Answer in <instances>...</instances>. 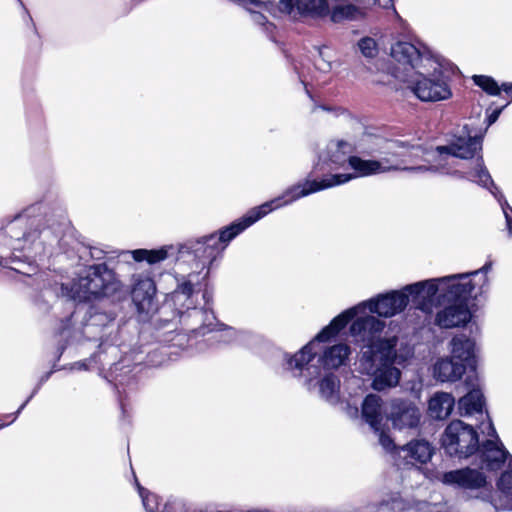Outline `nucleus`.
<instances>
[{"label":"nucleus","instance_id":"72a5a7b5","mask_svg":"<svg viewBox=\"0 0 512 512\" xmlns=\"http://www.w3.org/2000/svg\"><path fill=\"white\" fill-rule=\"evenodd\" d=\"M498 490L505 507L512 510V461L509 462L508 469L505 470L497 481Z\"/></svg>","mask_w":512,"mask_h":512},{"label":"nucleus","instance_id":"4c0bfd02","mask_svg":"<svg viewBox=\"0 0 512 512\" xmlns=\"http://www.w3.org/2000/svg\"><path fill=\"white\" fill-rule=\"evenodd\" d=\"M218 324V326H213L214 330L212 331L216 333L213 336L215 340L221 341L223 343H230L238 339L240 333L237 332L234 328L226 327L224 324L219 322Z\"/></svg>","mask_w":512,"mask_h":512},{"label":"nucleus","instance_id":"39448f33","mask_svg":"<svg viewBox=\"0 0 512 512\" xmlns=\"http://www.w3.org/2000/svg\"><path fill=\"white\" fill-rule=\"evenodd\" d=\"M493 267L492 261H487L481 268L465 273L447 275L421 281L425 300L421 302V311L427 314L433 312L435 298L443 302L467 303L468 299H478L489 292L490 280L488 274Z\"/></svg>","mask_w":512,"mask_h":512},{"label":"nucleus","instance_id":"a18cd8bd","mask_svg":"<svg viewBox=\"0 0 512 512\" xmlns=\"http://www.w3.org/2000/svg\"><path fill=\"white\" fill-rule=\"evenodd\" d=\"M71 369L87 370V364H86V362H85V361L75 362V363L71 366Z\"/></svg>","mask_w":512,"mask_h":512},{"label":"nucleus","instance_id":"2eb2a0df","mask_svg":"<svg viewBox=\"0 0 512 512\" xmlns=\"http://www.w3.org/2000/svg\"><path fill=\"white\" fill-rule=\"evenodd\" d=\"M385 328V322L372 315L358 317L350 326V333L356 341L362 342V352L368 350H380L383 342H392L397 346L398 339L393 336L382 338L381 334ZM378 353V351H373Z\"/></svg>","mask_w":512,"mask_h":512},{"label":"nucleus","instance_id":"7ed1b4c3","mask_svg":"<svg viewBox=\"0 0 512 512\" xmlns=\"http://www.w3.org/2000/svg\"><path fill=\"white\" fill-rule=\"evenodd\" d=\"M338 316L325 326L310 342L293 355L284 354V369L294 378L311 389L313 381L320 378L323 372L335 370L348 360L350 348L346 344H335L324 347L322 344L335 337L350 321H335Z\"/></svg>","mask_w":512,"mask_h":512},{"label":"nucleus","instance_id":"20e7f679","mask_svg":"<svg viewBox=\"0 0 512 512\" xmlns=\"http://www.w3.org/2000/svg\"><path fill=\"white\" fill-rule=\"evenodd\" d=\"M438 149L439 146L428 150L421 145H410L399 140H387L380 160H363L357 156L349 158V167L355 171L350 180L391 170L435 173L427 168L434 164L432 159L436 158ZM349 174L351 175V173Z\"/></svg>","mask_w":512,"mask_h":512},{"label":"nucleus","instance_id":"ddd939ff","mask_svg":"<svg viewBox=\"0 0 512 512\" xmlns=\"http://www.w3.org/2000/svg\"><path fill=\"white\" fill-rule=\"evenodd\" d=\"M351 178L352 175L350 174H331L325 175L321 180L306 179L303 182H298L288 187L281 195L256 207L262 217H265L272 211L288 206L303 197L345 184L349 182Z\"/></svg>","mask_w":512,"mask_h":512},{"label":"nucleus","instance_id":"a211bd4d","mask_svg":"<svg viewBox=\"0 0 512 512\" xmlns=\"http://www.w3.org/2000/svg\"><path fill=\"white\" fill-rule=\"evenodd\" d=\"M279 8L293 17L323 20L329 13V0H280Z\"/></svg>","mask_w":512,"mask_h":512},{"label":"nucleus","instance_id":"f3484780","mask_svg":"<svg viewBox=\"0 0 512 512\" xmlns=\"http://www.w3.org/2000/svg\"><path fill=\"white\" fill-rule=\"evenodd\" d=\"M179 253L193 254L197 260V267L207 268L209 271L213 263L222 256L223 251L222 246H218L215 242V237L209 234L181 245Z\"/></svg>","mask_w":512,"mask_h":512},{"label":"nucleus","instance_id":"e433bc0d","mask_svg":"<svg viewBox=\"0 0 512 512\" xmlns=\"http://www.w3.org/2000/svg\"><path fill=\"white\" fill-rule=\"evenodd\" d=\"M474 83L479 86L483 91L492 96L500 94L501 87L498 83L490 76L485 75H474Z\"/></svg>","mask_w":512,"mask_h":512},{"label":"nucleus","instance_id":"f03ea898","mask_svg":"<svg viewBox=\"0 0 512 512\" xmlns=\"http://www.w3.org/2000/svg\"><path fill=\"white\" fill-rule=\"evenodd\" d=\"M482 149V141L478 136H471L464 127L459 135H454L447 145H439L436 158H433L434 164L427 169L433 170L437 174L450 175L459 179H466L479 186L489 190L500 204L508 229L509 237H512V218L508 210L512 212V207L508 204L502 192L493 182L489 171L483 163V158L477 156L473 161V167H466L465 163H460L458 159L468 160L474 158Z\"/></svg>","mask_w":512,"mask_h":512},{"label":"nucleus","instance_id":"0eeeda50","mask_svg":"<svg viewBox=\"0 0 512 512\" xmlns=\"http://www.w3.org/2000/svg\"><path fill=\"white\" fill-rule=\"evenodd\" d=\"M421 281L408 284L400 290H391L378 294L351 307L338 315L334 324L353 320L358 314L369 310L380 317L390 318L403 312L408 306L411 298L415 308L421 311V302L425 300Z\"/></svg>","mask_w":512,"mask_h":512},{"label":"nucleus","instance_id":"c756f323","mask_svg":"<svg viewBox=\"0 0 512 512\" xmlns=\"http://www.w3.org/2000/svg\"><path fill=\"white\" fill-rule=\"evenodd\" d=\"M455 399L447 392H436L428 402V414L436 420L446 419L452 412Z\"/></svg>","mask_w":512,"mask_h":512},{"label":"nucleus","instance_id":"a19ab883","mask_svg":"<svg viewBox=\"0 0 512 512\" xmlns=\"http://www.w3.org/2000/svg\"><path fill=\"white\" fill-rule=\"evenodd\" d=\"M330 51L327 47L319 49V59L316 61V67L323 71L328 72L332 69V61L330 59Z\"/></svg>","mask_w":512,"mask_h":512},{"label":"nucleus","instance_id":"4be33fe9","mask_svg":"<svg viewBox=\"0 0 512 512\" xmlns=\"http://www.w3.org/2000/svg\"><path fill=\"white\" fill-rule=\"evenodd\" d=\"M441 480L446 485L467 490L480 489L487 483L483 472L470 467L445 472Z\"/></svg>","mask_w":512,"mask_h":512},{"label":"nucleus","instance_id":"f8f14e48","mask_svg":"<svg viewBox=\"0 0 512 512\" xmlns=\"http://www.w3.org/2000/svg\"><path fill=\"white\" fill-rule=\"evenodd\" d=\"M397 79L408 84L410 91L423 102H438L452 96L448 80L441 71L439 58L436 63L413 75H397Z\"/></svg>","mask_w":512,"mask_h":512},{"label":"nucleus","instance_id":"c85d7f7f","mask_svg":"<svg viewBox=\"0 0 512 512\" xmlns=\"http://www.w3.org/2000/svg\"><path fill=\"white\" fill-rule=\"evenodd\" d=\"M466 366L451 357L439 359L433 366V376L440 382H455L465 373Z\"/></svg>","mask_w":512,"mask_h":512},{"label":"nucleus","instance_id":"ea45409f","mask_svg":"<svg viewBox=\"0 0 512 512\" xmlns=\"http://www.w3.org/2000/svg\"><path fill=\"white\" fill-rule=\"evenodd\" d=\"M230 1L243 7L244 9H250V6H253L260 10L271 11L275 0H230Z\"/></svg>","mask_w":512,"mask_h":512},{"label":"nucleus","instance_id":"49530a36","mask_svg":"<svg viewBox=\"0 0 512 512\" xmlns=\"http://www.w3.org/2000/svg\"><path fill=\"white\" fill-rule=\"evenodd\" d=\"M501 89L505 91L508 95L512 96V83H503L501 85Z\"/></svg>","mask_w":512,"mask_h":512},{"label":"nucleus","instance_id":"cd10ccee","mask_svg":"<svg viewBox=\"0 0 512 512\" xmlns=\"http://www.w3.org/2000/svg\"><path fill=\"white\" fill-rule=\"evenodd\" d=\"M450 347L453 359L459 360L465 366L475 365L476 344L473 339L464 334L456 335L450 341Z\"/></svg>","mask_w":512,"mask_h":512},{"label":"nucleus","instance_id":"393cba45","mask_svg":"<svg viewBox=\"0 0 512 512\" xmlns=\"http://www.w3.org/2000/svg\"><path fill=\"white\" fill-rule=\"evenodd\" d=\"M354 146L344 140L330 141L319 158L326 163L331 170L349 166V158L352 157Z\"/></svg>","mask_w":512,"mask_h":512},{"label":"nucleus","instance_id":"09e8293b","mask_svg":"<svg viewBox=\"0 0 512 512\" xmlns=\"http://www.w3.org/2000/svg\"><path fill=\"white\" fill-rule=\"evenodd\" d=\"M390 504L387 502V503H381L380 506L378 507L377 509V512H385L386 511V508H388Z\"/></svg>","mask_w":512,"mask_h":512},{"label":"nucleus","instance_id":"6ab92c4d","mask_svg":"<svg viewBox=\"0 0 512 512\" xmlns=\"http://www.w3.org/2000/svg\"><path fill=\"white\" fill-rule=\"evenodd\" d=\"M131 291L132 301L140 314L148 315L157 310L155 301L156 286L154 281L147 276L133 275Z\"/></svg>","mask_w":512,"mask_h":512},{"label":"nucleus","instance_id":"8fccbe9b","mask_svg":"<svg viewBox=\"0 0 512 512\" xmlns=\"http://www.w3.org/2000/svg\"><path fill=\"white\" fill-rule=\"evenodd\" d=\"M18 1L20 2L21 6L23 7V9H24L25 13H28V11H27V9L24 7L23 3H22L20 0H18Z\"/></svg>","mask_w":512,"mask_h":512},{"label":"nucleus","instance_id":"7c9ffc66","mask_svg":"<svg viewBox=\"0 0 512 512\" xmlns=\"http://www.w3.org/2000/svg\"><path fill=\"white\" fill-rule=\"evenodd\" d=\"M459 411L462 416L482 413L484 396L480 389H472L461 397L458 402Z\"/></svg>","mask_w":512,"mask_h":512},{"label":"nucleus","instance_id":"37998d69","mask_svg":"<svg viewBox=\"0 0 512 512\" xmlns=\"http://www.w3.org/2000/svg\"><path fill=\"white\" fill-rule=\"evenodd\" d=\"M52 374V371L50 372H47L46 374H44L41 378H40V381L38 383V385L36 386V388L33 390V392L31 393V395L26 399V401L19 407V409L13 414V418L11 420L10 423L14 422L16 420V418L18 417V415L21 413V411L25 408V406L29 403V401L34 397V395L38 392V390L40 389L41 385L43 383H45L49 377L51 376Z\"/></svg>","mask_w":512,"mask_h":512},{"label":"nucleus","instance_id":"dca6fc26","mask_svg":"<svg viewBox=\"0 0 512 512\" xmlns=\"http://www.w3.org/2000/svg\"><path fill=\"white\" fill-rule=\"evenodd\" d=\"M487 435L492 439L486 440L482 445L479 444L477 457L480 459L481 469L498 470L508 459L509 453L500 441L490 419L487 422Z\"/></svg>","mask_w":512,"mask_h":512},{"label":"nucleus","instance_id":"c9c22d12","mask_svg":"<svg viewBox=\"0 0 512 512\" xmlns=\"http://www.w3.org/2000/svg\"><path fill=\"white\" fill-rule=\"evenodd\" d=\"M136 486L139 492V496L142 499V504L146 512H162L159 511L160 503L159 497L142 487L137 481Z\"/></svg>","mask_w":512,"mask_h":512},{"label":"nucleus","instance_id":"79ce46f5","mask_svg":"<svg viewBox=\"0 0 512 512\" xmlns=\"http://www.w3.org/2000/svg\"><path fill=\"white\" fill-rule=\"evenodd\" d=\"M384 426H385V424L380 425V429L379 430H373L374 433L378 436L380 445L386 451H393V450L397 451L398 448L395 446V444H394L393 440L391 439V437L385 432Z\"/></svg>","mask_w":512,"mask_h":512},{"label":"nucleus","instance_id":"a878e982","mask_svg":"<svg viewBox=\"0 0 512 512\" xmlns=\"http://www.w3.org/2000/svg\"><path fill=\"white\" fill-rule=\"evenodd\" d=\"M433 453L434 448L424 439L411 440L397 449L398 457L412 465L427 463L431 460Z\"/></svg>","mask_w":512,"mask_h":512},{"label":"nucleus","instance_id":"f704fd0d","mask_svg":"<svg viewBox=\"0 0 512 512\" xmlns=\"http://www.w3.org/2000/svg\"><path fill=\"white\" fill-rule=\"evenodd\" d=\"M357 48L361 55L369 60L375 59L379 54L377 41L370 36H364L357 41Z\"/></svg>","mask_w":512,"mask_h":512},{"label":"nucleus","instance_id":"f257e3e1","mask_svg":"<svg viewBox=\"0 0 512 512\" xmlns=\"http://www.w3.org/2000/svg\"><path fill=\"white\" fill-rule=\"evenodd\" d=\"M34 210L35 207H31L17 215L5 227L11 252L0 254L1 266L31 277L38 271V262H43L46 257L55 256L59 263L68 261L71 267L86 264L89 260L106 259L107 251L79 242L68 233L70 223L63 210H58L55 218H47L48 224L42 229L43 219L32 216Z\"/></svg>","mask_w":512,"mask_h":512},{"label":"nucleus","instance_id":"c03bdc74","mask_svg":"<svg viewBox=\"0 0 512 512\" xmlns=\"http://www.w3.org/2000/svg\"><path fill=\"white\" fill-rule=\"evenodd\" d=\"M504 107H501L499 109H495L494 111H492L488 117H487V122H488V125H492L493 123H495L497 121V119L499 118L502 110H503Z\"/></svg>","mask_w":512,"mask_h":512},{"label":"nucleus","instance_id":"58836bf2","mask_svg":"<svg viewBox=\"0 0 512 512\" xmlns=\"http://www.w3.org/2000/svg\"><path fill=\"white\" fill-rule=\"evenodd\" d=\"M246 10L250 12L251 19L256 25L262 26L264 31L268 34L273 32L275 26L267 20V17L262 13L263 10L257 9L253 6H250V9Z\"/></svg>","mask_w":512,"mask_h":512},{"label":"nucleus","instance_id":"423d86ee","mask_svg":"<svg viewBox=\"0 0 512 512\" xmlns=\"http://www.w3.org/2000/svg\"><path fill=\"white\" fill-rule=\"evenodd\" d=\"M122 288L117 274L107 261L93 264L69 283H61L60 293L73 301L86 302L109 297Z\"/></svg>","mask_w":512,"mask_h":512},{"label":"nucleus","instance_id":"412c9836","mask_svg":"<svg viewBox=\"0 0 512 512\" xmlns=\"http://www.w3.org/2000/svg\"><path fill=\"white\" fill-rule=\"evenodd\" d=\"M262 218L263 217L257 207H253L243 217L235 220L230 225L221 228L218 232L211 233L210 235L215 237V242L218 246H222V251L224 252L233 239Z\"/></svg>","mask_w":512,"mask_h":512},{"label":"nucleus","instance_id":"3c124183","mask_svg":"<svg viewBox=\"0 0 512 512\" xmlns=\"http://www.w3.org/2000/svg\"><path fill=\"white\" fill-rule=\"evenodd\" d=\"M7 425H8V424H6V423H1V422H0V429H1V428H4V427H5V426H7Z\"/></svg>","mask_w":512,"mask_h":512},{"label":"nucleus","instance_id":"2f4dec72","mask_svg":"<svg viewBox=\"0 0 512 512\" xmlns=\"http://www.w3.org/2000/svg\"><path fill=\"white\" fill-rule=\"evenodd\" d=\"M174 250L172 245L162 246L158 249H135L130 251L129 253L132 255V258L136 262L146 261L150 265H154L166 260L170 251Z\"/></svg>","mask_w":512,"mask_h":512},{"label":"nucleus","instance_id":"473e14b6","mask_svg":"<svg viewBox=\"0 0 512 512\" xmlns=\"http://www.w3.org/2000/svg\"><path fill=\"white\" fill-rule=\"evenodd\" d=\"M319 385L320 396L330 403H336L339 398L340 380L333 373H326L321 380L317 382ZM316 383H312L314 387Z\"/></svg>","mask_w":512,"mask_h":512},{"label":"nucleus","instance_id":"5701e85b","mask_svg":"<svg viewBox=\"0 0 512 512\" xmlns=\"http://www.w3.org/2000/svg\"><path fill=\"white\" fill-rule=\"evenodd\" d=\"M471 318L467 303L447 302L442 309L438 310L435 316V324L440 328H453L464 326Z\"/></svg>","mask_w":512,"mask_h":512},{"label":"nucleus","instance_id":"6e6552de","mask_svg":"<svg viewBox=\"0 0 512 512\" xmlns=\"http://www.w3.org/2000/svg\"><path fill=\"white\" fill-rule=\"evenodd\" d=\"M198 274L191 273L187 278L183 277L177 288L171 293L170 301L173 303L179 322L187 331L205 335L218 326L214 312L210 308L199 309L194 300L195 293L199 290Z\"/></svg>","mask_w":512,"mask_h":512},{"label":"nucleus","instance_id":"9d476101","mask_svg":"<svg viewBox=\"0 0 512 512\" xmlns=\"http://www.w3.org/2000/svg\"><path fill=\"white\" fill-rule=\"evenodd\" d=\"M77 315L73 312L69 318L62 321L60 329L61 337L68 341H79L81 337H87L99 341V349L105 350L107 347L113 346L117 341L118 327L115 318L107 313L95 312L90 315L89 319L83 326V330L72 327V320Z\"/></svg>","mask_w":512,"mask_h":512},{"label":"nucleus","instance_id":"4468645a","mask_svg":"<svg viewBox=\"0 0 512 512\" xmlns=\"http://www.w3.org/2000/svg\"><path fill=\"white\" fill-rule=\"evenodd\" d=\"M441 443L451 457L468 458L479 448V437L472 425L461 420H453L446 427Z\"/></svg>","mask_w":512,"mask_h":512},{"label":"nucleus","instance_id":"de8ad7c7","mask_svg":"<svg viewBox=\"0 0 512 512\" xmlns=\"http://www.w3.org/2000/svg\"><path fill=\"white\" fill-rule=\"evenodd\" d=\"M240 512H272V511L268 508H263V509L251 508V509H247V510H242Z\"/></svg>","mask_w":512,"mask_h":512},{"label":"nucleus","instance_id":"aec40b11","mask_svg":"<svg viewBox=\"0 0 512 512\" xmlns=\"http://www.w3.org/2000/svg\"><path fill=\"white\" fill-rule=\"evenodd\" d=\"M390 420L398 430L414 429L419 426L421 411L409 400H394L391 405Z\"/></svg>","mask_w":512,"mask_h":512},{"label":"nucleus","instance_id":"bb28decb","mask_svg":"<svg viewBox=\"0 0 512 512\" xmlns=\"http://www.w3.org/2000/svg\"><path fill=\"white\" fill-rule=\"evenodd\" d=\"M361 414L372 430H379L380 425L385 424L386 415L382 398L376 394H368L362 402Z\"/></svg>","mask_w":512,"mask_h":512},{"label":"nucleus","instance_id":"1a4fd4ad","mask_svg":"<svg viewBox=\"0 0 512 512\" xmlns=\"http://www.w3.org/2000/svg\"><path fill=\"white\" fill-rule=\"evenodd\" d=\"M377 351L378 353L373 350L361 352L360 372L373 377L371 386L376 391L394 388L401 379V370L395 366L400 363L396 346H393V341L383 342Z\"/></svg>","mask_w":512,"mask_h":512},{"label":"nucleus","instance_id":"b1692460","mask_svg":"<svg viewBox=\"0 0 512 512\" xmlns=\"http://www.w3.org/2000/svg\"><path fill=\"white\" fill-rule=\"evenodd\" d=\"M364 2L365 0H329L327 18L335 24L359 20L364 16L361 7Z\"/></svg>","mask_w":512,"mask_h":512},{"label":"nucleus","instance_id":"9b49d317","mask_svg":"<svg viewBox=\"0 0 512 512\" xmlns=\"http://www.w3.org/2000/svg\"><path fill=\"white\" fill-rule=\"evenodd\" d=\"M388 54L399 68H402V71L396 72L395 77L411 75L412 71L416 74L421 70H427L428 66L436 63L437 58L425 43L419 40L409 41L405 37L394 35H391Z\"/></svg>","mask_w":512,"mask_h":512}]
</instances>
